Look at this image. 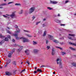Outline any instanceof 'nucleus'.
I'll use <instances>...</instances> for the list:
<instances>
[{
  "label": "nucleus",
  "instance_id": "obj_1",
  "mask_svg": "<svg viewBox=\"0 0 76 76\" xmlns=\"http://www.w3.org/2000/svg\"><path fill=\"white\" fill-rule=\"evenodd\" d=\"M13 36H14L16 37V39L18 40L20 39H23V42H29V40L26 38L24 37H18V34H13Z\"/></svg>",
  "mask_w": 76,
  "mask_h": 76
},
{
  "label": "nucleus",
  "instance_id": "obj_2",
  "mask_svg": "<svg viewBox=\"0 0 76 76\" xmlns=\"http://www.w3.org/2000/svg\"><path fill=\"white\" fill-rule=\"evenodd\" d=\"M6 15H3V16L4 18H8L9 19V18L8 16H9L11 18V19H13L15 18L16 16L15 15V12H12V14L11 15L6 14Z\"/></svg>",
  "mask_w": 76,
  "mask_h": 76
},
{
  "label": "nucleus",
  "instance_id": "obj_3",
  "mask_svg": "<svg viewBox=\"0 0 76 76\" xmlns=\"http://www.w3.org/2000/svg\"><path fill=\"white\" fill-rule=\"evenodd\" d=\"M56 61L57 62V64L59 63V67L60 68H62V65L61 64V60H60L58 58L56 60Z\"/></svg>",
  "mask_w": 76,
  "mask_h": 76
},
{
  "label": "nucleus",
  "instance_id": "obj_4",
  "mask_svg": "<svg viewBox=\"0 0 76 76\" xmlns=\"http://www.w3.org/2000/svg\"><path fill=\"white\" fill-rule=\"evenodd\" d=\"M15 27L16 28V31H15V34H17V33L20 32V30H19V28H18V26H17L16 25H15Z\"/></svg>",
  "mask_w": 76,
  "mask_h": 76
},
{
  "label": "nucleus",
  "instance_id": "obj_5",
  "mask_svg": "<svg viewBox=\"0 0 76 76\" xmlns=\"http://www.w3.org/2000/svg\"><path fill=\"white\" fill-rule=\"evenodd\" d=\"M34 10H35V7H31L29 10V13H30V14L34 12Z\"/></svg>",
  "mask_w": 76,
  "mask_h": 76
},
{
  "label": "nucleus",
  "instance_id": "obj_6",
  "mask_svg": "<svg viewBox=\"0 0 76 76\" xmlns=\"http://www.w3.org/2000/svg\"><path fill=\"white\" fill-rule=\"evenodd\" d=\"M48 38L49 39H50L51 40H52V39H54V37L50 34L48 35Z\"/></svg>",
  "mask_w": 76,
  "mask_h": 76
},
{
  "label": "nucleus",
  "instance_id": "obj_7",
  "mask_svg": "<svg viewBox=\"0 0 76 76\" xmlns=\"http://www.w3.org/2000/svg\"><path fill=\"white\" fill-rule=\"evenodd\" d=\"M55 53H56L55 49L54 48H53L52 51V56H54L55 54Z\"/></svg>",
  "mask_w": 76,
  "mask_h": 76
},
{
  "label": "nucleus",
  "instance_id": "obj_8",
  "mask_svg": "<svg viewBox=\"0 0 76 76\" xmlns=\"http://www.w3.org/2000/svg\"><path fill=\"white\" fill-rule=\"evenodd\" d=\"M19 47H20V49L17 50V52L18 53H19V52H20V51H21V50H22L23 47V46H19Z\"/></svg>",
  "mask_w": 76,
  "mask_h": 76
},
{
  "label": "nucleus",
  "instance_id": "obj_9",
  "mask_svg": "<svg viewBox=\"0 0 76 76\" xmlns=\"http://www.w3.org/2000/svg\"><path fill=\"white\" fill-rule=\"evenodd\" d=\"M50 3H51L52 4H56L58 3V2L57 1H50Z\"/></svg>",
  "mask_w": 76,
  "mask_h": 76
},
{
  "label": "nucleus",
  "instance_id": "obj_10",
  "mask_svg": "<svg viewBox=\"0 0 76 76\" xmlns=\"http://www.w3.org/2000/svg\"><path fill=\"white\" fill-rule=\"evenodd\" d=\"M7 61L8 62H7L6 64L5 65V67H7V64L10 63V62H11V61H10V60H8Z\"/></svg>",
  "mask_w": 76,
  "mask_h": 76
},
{
  "label": "nucleus",
  "instance_id": "obj_11",
  "mask_svg": "<svg viewBox=\"0 0 76 76\" xmlns=\"http://www.w3.org/2000/svg\"><path fill=\"white\" fill-rule=\"evenodd\" d=\"M5 73L6 75L7 76H10L12 75V74L9 72H6Z\"/></svg>",
  "mask_w": 76,
  "mask_h": 76
},
{
  "label": "nucleus",
  "instance_id": "obj_12",
  "mask_svg": "<svg viewBox=\"0 0 76 76\" xmlns=\"http://www.w3.org/2000/svg\"><path fill=\"white\" fill-rule=\"evenodd\" d=\"M29 50H25V53L27 54V55H28L29 54Z\"/></svg>",
  "mask_w": 76,
  "mask_h": 76
},
{
  "label": "nucleus",
  "instance_id": "obj_13",
  "mask_svg": "<svg viewBox=\"0 0 76 76\" xmlns=\"http://www.w3.org/2000/svg\"><path fill=\"white\" fill-rule=\"evenodd\" d=\"M54 21H55V22H56L57 23H60L61 22L60 20L58 19H55L54 20Z\"/></svg>",
  "mask_w": 76,
  "mask_h": 76
},
{
  "label": "nucleus",
  "instance_id": "obj_14",
  "mask_svg": "<svg viewBox=\"0 0 76 76\" xmlns=\"http://www.w3.org/2000/svg\"><path fill=\"white\" fill-rule=\"evenodd\" d=\"M25 35L26 37H29V38H31L32 37V36L31 35L28 34H25Z\"/></svg>",
  "mask_w": 76,
  "mask_h": 76
},
{
  "label": "nucleus",
  "instance_id": "obj_15",
  "mask_svg": "<svg viewBox=\"0 0 76 76\" xmlns=\"http://www.w3.org/2000/svg\"><path fill=\"white\" fill-rule=\"evenodd\" d=\"M6 5H7V4L4 3L0 4V7H1V6H6Z\"/></svg>",
  "mask_w": 76,
  "mask_h": 76
},
{
  "label": "nucleus",
  "instance_id": "obj_16",
  "mask_svg": "<svg viewBox=\"0 0 76 76\" xmlns=\"http://www.w3.org/2000/svg\"><path fill=\"white\" fill-rule=\"evenodd\" d=\"M47 34V31H44L43 34V37H45Z\"/></svg>",
  "mask_w": 76,
  "mask_h": 76
},
{
  "label": "nucleus",
  "instance_id": "obj_17",
  "mask_svg": "<svg viewBox=\"0 0 76 76\" xmlns=\"http://www.w3.org/2000/svg\"><path fill=\"white\" fill-rule=\"evenodd\" d=\"M53 42H55V43H58V42H59L58 41L55 39H54L53 40Z\"/></svg>",
  "mask_w": 76,
  "mask_h": 76
},
{
  "label": "nucleus",
  "instance_id": "obj_18",
  "mask_svg": "<svg viewBox=\"0 0 76 76\" xmlns=\"http://www.w3.org/2000/svg\"><path fill=\"white\" fill-rule=\"evenodd\" d=\"M37 41H33V45H37Z\"/></svg>",
  "mask_w": 76,
  "mask_h": 76
},
{
  "label": "nucleus",
  "instance_id": "obj_19",
  "mask_svg": "<svg viewBox=\"0 0 76 76\" xmlns=\"http://www.w3.org/2000/svg\"><path fill=\"white\" fill-rule=\"evenodd\" d=\"M68 38L69 39H71V40H76V39L75 38H74V39H73V38H72V37H69V36H68Z\"/></svg>",
  "mask_w": 76,
  "mask_h": 76
},
{
  "label": "nucleus",
  "instance_id": "obj_20",
  "mask_svg": "<svg viewBox=\"0 0 76 76\" xmlns=\"http://www.w3.org/2000/svg\"><path fill=\"white\" fill-rule=\"evenodd\" d=\"M69 48L71 50H72L73 51H76V49H75L73 48L72 47H69Z\"/></svg>",
  "mask_w": 76,
  "mask_h": 76
},
{
  "label": "nucleus",
  "instance_id": "obj_21",
  "mask_svg": "<svg viewBox=\"0 0 76 76\" xmlns=\"http://www.w3.org/2000/svg\"><path fill=\"white\" fill-rule=\"evenodd\" d=\"M72 65L73 66H75V67H76V63H75L74 62H73L72 63Z\"/></svg>",
  "mask_w": 76,
  "mask_h": 76
},
{
  "label": "nucleus",
  "instance_id": "obj_22",
  "mask_svg": "<svg viewBox=\"0 0 76 76\" xmlns=\"http://www.w3.org/2000/svg\"><path fill=\"white\" fill-rule=\"evenodd\" d=\"M23 10H21L19 12V15H21V14H22L23 13Z\"/></svg>",
  "mask_w": 76,
  "mask_h": 76
},
{
  "label": "nucleus",
  "instance_id": "obj_23",
  "mask_svg": "<svg viewBox=\"0 0 76 76\" xmlns=\"http://www.w3.org/2000/svg\"><path fill=\"white\" fill-rule=\"evenodd\" d=\"M0 38H4L5 37L2 36L1 34H0Z\"/></svg>",
  "mask_w": 76,
  "mask_h": 76
},
{
  "label": "nucleus",
  "instance_id": "obj_24",
  "mask_svg": "<svg viewBox=\"0 0 76 76\" xmlns=\"http://www.w3.org/2000/svg\"><path fill=\"white\" fill-rule=\"evenodd\" d=\"M15 6H21V4L20 3H17L15 4Z\"/></svg>",
  "mask_w": 76,
  "mask_h": 76
},
{
  "label": "nucleus",
  "instance_id": "obj_25",
  "mask_svg": "<svg viewBox=\"0 0 76 76\" xmlns=\"http://www.w3.org/2000/svg\"><path fill=\"white\" fill-rule=\"evenodd\" d=\"M37 71L38 72H42V70L41 69H38L37 70Z\"/></svg>",
  "mask_w": 76,
  "mask_h": 76
},
{
  "label": "nucleus",
  "instance_id": "obj_26",
  "mask_svg": "<svg viewBox=\"0 0 76 76\" xmlns=\"http://www.w3.org/2000/svg\"><path fill=\"white\" fill-rule=\"evenodd\" d=\"M69 36H70L71 37H75V34H69Z\"/></svg>",
  "mask_w": 76,
  "mask_h": 76
},
{
  "label": "nucleus",
  "instance_id": "obj_27",
  "mask_svg": "<svg viewBox=\"0 0 76 76\" xmlns=\"http://www.w3.org/2000/svg\"><path fill=\"white\" fill-rule=\"evenodd\" d=\"M12 53L11 52L10 53L8 54V57H11V56H12Z\"/></svg>",
  "mask_w": 76,
  "mask_h": 76
},
{
  "label": "nucleus",
  "instance_id": "obj_28",
  "mask_svg": "<svg viewBox=\"0 0 76 76\" xmlns=\"http://www.w3.org/2000/svg\"><path fill=\"white\" fill-rule=\"evenodd\" d=\"M24 32H27V33H31V31H30L24 30Z\"/></svg>",
  "mask_w": 76,
  "mask_h": 76
},
{
  "label": "nucleus",
  "instance_id": "obj_29",
  "mask_svg": "<svg viewBox=\"0 0 76 76\" xmlns=\"http://www.w3.org/2000/svg\"><path fill=\"white\" fill-rule=\"evenodd\" d=\"M34 53H37V52H38V50L37 49H34Z\"/></svg>",
  "mask_w": 76,
  "mask_h": 76
},
{
  "label": "nucleus",
  "instance_id": "obj_30",
  "mask_svg": "<svg viewBox=\"0 0 76 76\" xmlns=\"http://www.w3.org/2000/svg\"><path fill=\"white\" fill-rule=\"evenodd\" d=\"M56 48H59V49H60V50H62V48L60 47L56 46Z\"/></svg>",
  "mask_w": 76,
  "mask_h": 76
},
{
  "label": "nucleus",
  "instance_id": "obj_31",
  "mask_svg": "<svg viewBox=\"0 0 76 76\" xmlns=\"http://www.w3.org/2000/svg\"><path fill=\"white\" fill-rule=\"evenodd\" d=\"M6 30L7 31V33H9V34H11V32L9 31H8L7 30V29H6Z\"/></svg>",
  "mask_w": 76,
  "mask_h": 76
},
{
  "label": "nucleus",
  "instance_id": "obj_32",
  "mask_svg": "<svg viewBox=\"0 0 76 76\" xmlns=\"http://www.w3.org/2000/svg\"><path fill=\"white\" fill-rule=\"evenodd\" d=\"M47 9H49V10H52V9H53V8H51V7H47Z\"/></svg>",
  "mask_w": 76,
  "mask_h": 76
},
{
  "label": "nucleus",
  "instance_id": "obj_33",
  "mask_svg": "<svg viewBox=\"0 0 76 76\" xmlns=\"http://www.w3.org/2000/svg\"><path fill=\"white\" fill-rule=\"evenodd\" d=\"M69 2V1L67 0L65 1V4H66L67 3H68Z\"/></svg>",
  "mask_w": 76,
  "mask_h": 76
},
{
  "label": "nucleus",
  "instance_id": "obj_34",
  "mask_svg": "<svg viewBox=\"0 0 76 76\" xmlns=\"http://www.w3.org/2000/svg\"><path fill=\"white\" fill-rule=\"evenodd\" d=\"M3 41H4V40H2L0 42V45H1L3 43Z\"/></svg>",
  "mask_w": 76,
  "mask_h": 76
},
{
  "label": "nucleus",
  "instance_id": "obj_35",
  "mask_svg": "<svg viewBox=\"0 0 76 76\" xmlns=\"http://www.w3.org/2000/svg\"><path fill=\"white\" fill-rule=\"evenodd\" d=\"M7 37L8 38H9V39H10V36L9 35H7Z\"/></svg>",
  "mask_w": 76,
  "mask_h": 76
},
{
  "label": "nucleus",
  "instance_id": "obj_36",
  "mask_svg": "<svg viewBox=\"0 0 76 76\" xmlns=\"http://www.w3.org/2000/svg\"><path fill=\"white\" fill-rule=\"evenodd\" d=\"M47 26V25L46 24H43V27H44L45 26Z\"/></svg>",
  "mask_w": 76,
  "mask_h": 76
},
{
  "label": "nucleus",
  "instance_id": "obj_37",
  "mask_svg": "<svg viewBox=\"0 0 76 76\" xmlns=\"http://www.w3.org/2000/svg\"><path fill=\"white\" fill-rule=\"evenodd\" d=\"M8 39L7 38H5V41H8Z\"/></svg>",
  "mask_w": 76,
  "mask_h": 76
},
{
  "label": "nucleus",
  "instance_id": "obj_38",
  "mask_svg": "<svg viewBox=\"0 0 76 76\" xmlns=\"http://www.w3.org/2000/svg\"><path fill=\"white\" fill-rule=\"evenodd\" d=\"M47 48H48V49H50V46H47Z\"/></svg>",
  "mask_w": 76,
  "mask_h": 76
},
{
  "label": "nucleus",
  "instance_id": "obj_39",
  "mask_svg": "<svg viewBox=\"0 0 76 76\" xmlns=\"http://www.w3.org/2000/svg\"><path fill=\"white\" fill-rule=\"evenodd\" d=\"M11 3H13V2H9L8 4H11Z\"/></svg>",
  "mask_w": 76,
  "mask_h": 76
},
{
  "label": "nucleus",
  "instance_id": "obj_40",
  "mask_svg": "<svg viewBox=\"0 0 76 76\" xmlns=\"http://www.w3.org/2000/svg\"><path fill=\"white\" fill-rule=\"evenodd\" d=\"M41 22L40 21H39L36 23V25H38L39 23Z\"/></svg>",
  "mask_w": 76,
  "mask_h": 76
},
{
  "label": "nucleus",
  "instance_id": "obj_41",
  "mask_svg": "<svg viewBox=\"0 0 76 76\" xmlns=\"http://www.w3.org/2000/svg\"><path fill=\"white\" fill-rule=\"evenodd\" d=\"M57 16L60 17L61 16V15H60V14H58L57 15Z\"/></svg>",
  "mask_w": 76,
  "mask_h": 76
},
{
  "label": "nucleus",
  "instance_id": "obj_42",
  "mask_svg": "<svg viewBox=\"0 0 76 76\" xmlns=\"http://www.w3.org/2000/svg\"><path fill=\"white\" fill-rule=\"evenodd\" d=\"M62 55H64V54H66V53L64 52H62Z\"/></svg>",
  "mask_w": 76,
  "mask_h": 76
},
{
  "label": "nucleus",
  "instance_id": "obj_43",
  "mask_svg": "<svg viewBox=\"0 0 76 76\" xmlns=\"http://www.w3.org/2000/svg\"><path fill=\"white\" fill-rule=\"evenodd\" d=\"M14 52H15V49H13L12 50V52L11 53H12V54H13V53Z\"/></svg>",
  "mask_w": 76,
  "mask_h": 76
},
{
  "label": "nucleus",
  "instance_id": "obj_44",
  "mask_svg": "<svg viewBox=\"0 0 76 76\" xmlns=\"http://www.w3.org/2000/svg\"><path fill=\"white\" fill-rule=\"evenodd\" d=\"M60 26H65V24H60Z\"/></svg>",
  "mask_w": 76,
  "mask_h": 76
},
{
  "label": "nucleus",
  "instance_id": "obj_45",
  "mask_svg": "<svg viewBox=\"0 0 76 76\" xmlns=\"http://www.w3.org/2000/svg\"><path fill=\"white\" fill-rule=\"evenodd\" d=\"M25 69H24L21 72V73H22V72H25Z\"/></svg>",
  "mask_w": 76,
  "mask_h": 76
},
{
  "label": "nucleus",
  "instance_id": "obj_46",
  "mask_svg": "<svg viewBox=\"0 0 76 76\" xmlns=\"http://www.w3.org/2000/svg\"><path fill=\"white\" fill-rule=\"evenodd\" d=\"M60 39H64V37H62L61 38H60Z\"/></svg>",
  "mask_w": 76,
  "mask_h": 76
},
{
  "label": "nucleus",
  "instance_id": "obj_47",
  "mask_svg": "<svg viewBox=\"0 0 76 76\" xmlns=\"http://www.w3.org/2000/svg\"><path fill=\"white\" fill-rule=\"evenodd\" d=\"M46 44H48V40H46Z\"/></svg>",
  "mask_w": 76,
  "mask_h": 76
},
{
  "label": "nucleus",
  "instance_id": "obj_48",
  "mask_svg": "<svg viewBox=\"0 0 76 76\" xmlns=\"http://www.w3.org/2000/svg\"><path fill=\"white\" fill-rule=\"evenodd\" d=\"M35 18V16H33L32 17V19H34Z\"/></svg>",
  "mask_w": 76,
  "mask_h": 76
},
{
  "label": "nucleus",
  "instance_id": "obj_49",
  "mask_svg": "<svg viewBox=\"0 0 76 76\" xmlns=\"http://www.w3.org/2000/svg\"><path fill=\"white\" fill-rule=\"evenodd\" d=\"M60 44H61V45H63V42H60Z\"/></svg>",
  "mask_w": 76,
  "mask_h": 76
},
{
  "label": "nucleus",
  "instance_id": "obj_50",
  "mask_svg": "<svg viewBox=\"0 0 76 76\" xmlns=\"http://www.w3.org/2000/svg\"><path fill=\"white\" fill-rule=\"evenodd\" d=\"M17 46V45L16 44H15V45H14V47H16Z\"/></svg>",
  "mask_w": 76,
  "mask_h": 76
},
{
  "label": "nucleus",
  "instance_id": "obj_51",
  "mask_svg": "<svg viewBox=\"0 0 76 76\" xmlns=\"http://www.w3.org/2000/svg\"><path fill=\"white\" fill-rule=\"evenodd\" d=\"M12 42H15V40L14 39H13L12 40Z\"/></svg>",
  "mask_w": 76,
  "mask_h": 76
},
{
  "label": "nucleus",
  "instance_id": "obj_52",
  "mask_svg": "<svg viewBox=\"0 0 76 76\" xmlns=\"http://www.w3.org/2000/svg\"><path fill=\"white\" fill-rule=\"evenodd\" d=\"M37 71H35L34 72V73H37Z\"/></svg>",
  "mask_w": 76,
  "mask_h": 76
},
{
  "label": "nucleus",
  "instance_id": "obj_53",
  "mask_svg": "<svg viewBox=\"0 0 76 76\" xmlns=\"http://www.w3.org/2000/svg\"><path fill=\"white\" fill-rule=\"evenodd\" d=\"M54 17H57V15H54Z\"/></svg>",
  "mask_w": 76,
  "mask_h": 76
},
{
  "label": "nucleus",
  "instance_id": "obj_54",
  "mask_svg": "<svg viewBox=\"0 0 76 76\" xmlns=\"http://www.w3.org/2000/svg\"><path fill=\"white\" fill-rule=\"evenodd\" d=\"M27 63L28 64V65H29V64H30V63L28 62H27Z\"/></svg>",
  "mask_w": 76,
  "mask_h": 76
},
{
  "label": "nucleus",
  "instance_id": "obj_55",
  "mask_svg": "<svg viewBox=\"0 0 76 76\" xmlns=\"http://www.w3.org/2000/svg\"><path fill=\"white\" fill-rule=\"evenodd\" d=\"M53 74H55V72H53Z\"/></svg>",
  "mask_w": 76,
  "mask_h": 76
},
{
  "label": "nucleus",
  "instance_id": "obj_56",
  "mask_svg": "<svg viewBox=\"0 0 76 76\" xmlns=\"http://www.w3.org/2000/svg\"><path fill=\"white\" fill-rule=\"evenodd\" d=\"M44 66H41L40 67H44Z\"/></svg>",
  "mask_w": 76,
  "mask_h": 76
},
{
  "label": "nucleus",
  "instance_id": "obj_57",
  "mask_svg": "<svg viewBox=\"0 0 76 76\" xmlns=\"http://www.w3.org/2000/svg\"><path fill=\"white\" fill-rule=\"evenodd\" d=\"M1 14H2V13H1V12H0V15H1Z\"/></svg>",
  "mask_w": 76,
  "mask_h": 76
},
{
  "label": "nucleus",
  "instance_id": "obj_58",
  "mask_svg": "<svg viewBox=\"0 0 76 76\" xmlns=\"http://www.w3.org/2000/svg\"><path fill=\"white\" fill-rule=\"evenodd\" d=\"M0 9H3V7H0Z\"/></svg>",
  "mask_w": 76,
  "mask_h": 76
},
{
  "label": "nucleus",
  "instance_id": "obj_59",
  "mask_svg": "<svg viewBox=\"0 0 76 76\" xmlns=\"http://www.w3.org/2000/svg\"><path fill=\"white\" fill-rule=\"evenodd\" d=\"M74 15L75 16H76V13L74 14Z\"/></svg>",
  "mask_w": 76,
  "mask_h": 76
},
{
  "label": "nucleus",
  "instance_id": "obj_60",
  "mask_svg": "<svg viewBox=\"0 0 76 76\" xmlns=\"http://www.w3.org/2000/svg\"><path fill=\"white\" fill-rule=\"evenodd\" d=\"M21 64H23V62H21Z\"/></svg>",
  "mask_w": 76,
  "mask_h": 76
},
{
  "label": "nucleus",
  "instance_id": "obj_61",
  "mask_svg": "<svg viewBox=\"0 0 76 76\" xmlns=\"http://www.w3.org/2000/svg\"><path fill=\"white\" fill-rule=\"evenodd\" d=\"M35 69H37V67H35Z\"/></svg>",
  "mask_w": 76,
  "mask_h": 76
},
{
  "label": "nucleus",
  "instance_id": "obj_62",
  "mask_svg": "<svg viewBox=\"0 0 76 76\" xmlns=\"http://www.w3.org/2000/svg\"><path fill=\"white\" fill-rule=\"evenodd\" d=\"M7 29H9V27H7Z\"/></svg>",
  "mask_w": 76,
  "mask_h": 76
},
{
  "label": "nucleus",
  "instance_id": "obj_63",
  "mask_svg": "<svg viewBox=\"0 0 76 76\" xmlns=\"http://www.w3.org/2000/svg\"><path fill=\"white\" fill-rule=\"evenodd\" d=\"M46 19H44L43 20V21H45V20H46Z\"/></svg>",
  "mask_w": 76,
  "mask_h": 76
},
{
  "label": "nucleus",
  "instance_id": "obj_64",
  "mask_svg": "<svg viewBox=\"0 0 76 76\" xmlns=\"http://www.w3.org/2000/svg\"><path fill=\"white\" fill-rule=\"evenodd\" d=\"M4 1H6V0H4Z\"/></svg>",
  "mask_w": 76,
  "mask_h": 76
}]
</instances>
